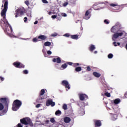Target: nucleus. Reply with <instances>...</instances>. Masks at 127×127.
<instances>
[{
	"label": "nucleus",
	"mask_w": 127,
	"mask_h": 127,
	"mask_svg": "<svg viewBox=\"0 0 127 127\" xmlns=\"http://www.w3.org/2000/svg\"><path fill=\"white\" fill-rule=\"evenodd\" d=\"M67 5H68V2H65L63 4L64 6H67Z\"/></svg>",
	"instance_id": "obj_44"
},
{
	"label": "nucleus",
	"mask_w": 127,
	"mask_h": 127,
	"mask_svg": "<svg viewBox=\"0 0 127 127\" xmlns=\"http://www.w3.org/2000/svg\"><path fill=\"white\" fill-rule=\"evenodd\" d=\"M120 30V28H119V26L115 25L111 29V32H113V33H115V32H117Z\"/></svg>",
	"instance_id": "obj_14"
},
{
	"label": "nucleus",
	"mask_w": 127,
	"mask_h": 127,
	"mask_svg": "<svg viewBox=\"0 0 127 127\" xmlns=\"http://www.w3.org/2000/svg\"><path fill=\"white\" fill-rule=\"evenodd\" d=\"M52 13V12H51V11H49L48 12V14H49V15H51Z\"/></svg>",
	"instance_id": "obj_54"
},
{
	"label": "nucleus",
	"mask_w": 127,
	"mask_h": 127,
	"mask_svg": "<svg viewBox=\"0 0 127 127\" xmlns=\"http://www.w3.org/2000/svg\"><path fill=\"white\" fill-rule=\"evenodd\" d=\"M94 122L95 127H100L102 126V122L101 120H95Z\"/></svg>",
	"instance_id": "obj_13"
},
{
	"label": "nucleus",
	"mask_w": 127,
	"mask_h": 127,
	"mask_svg": "<svg viewBox=\"0 0 127 127\" xmlns=\"http://www.w3.org/2000/svg\"><path fill=\"white\" fill-rule=\"evenodd\" d=\"M17 127H22V125L20 123L18 124Z\"/></svg>",
	"instance_id": "obj_51"
},
{
	"label": "nucleus",
	"mask_w": 127,
	"mask_h": 127,
	"mask_svg": "<svg viewBox=\"0 0 127 127\" xmlns=\"http://www.w3.org/2000/svg\"><path fill=\"white\" fill-rule=\"evenodd\" d=\"M13 66L16 68H19V69H21V68H24L25 67L23 64H21L18 62H15L13 64Z\"/></svg>",
	"instance_id": "obj_8"
},
{
	"label": "nucleus",
	"mask_w": 127,
	"mask_h": 127,
	"mask_svg": "<svg viewBox=\"0 0 127 127\" xmlns=\"http://www.w3.org/2000/svg\"><path fill=\"white\" fill-rule=\"evenodd\" d=\"M2 2H4V6L3 4H2L1 8L4 7L3 9L1 11V16L3 17V22L5 26L4 32L7 35L10 36L11 35V33H12V28L9 23H8V21L5 18L6 11H7V8L8 6V0H2Z\"/></svg>",
	"instance_id": "obj_1"
},
{
	"label": "nucleus",
	"mask_w": 127,
	"mask_h": 127,
	"mask_svg": "<svg viewBox=\"0 0 127 127\" xmlns=\"http://www.w3.org/2000/svg\"><path fill=\"white\" fill-rule=\"evenodd\" d=\"M57 35H58V34H57V33H55L54 34H52L51 35V36H52V37H55V36H57Z\"/></svg>",
	"instance_id": "obj_35"
},
{
	"label": "nucleus",
	"mask_w": 127,
	"mask_h": 127,
	"mask_svg": "<svg viewBox=\"0 0 127 127\" xmlns=\"http://www.w3.org/2000/svg\"><path fill=\"white\" fill-rule=\"evenodd\" d=\"M62 18V16L61 14H57V19H58V20H61Z\"/></svg>",
	"instance_id": "obj_22"
},
{
	"label": "nucleus",
	"mask_w": 127,
	"mask_h": 127,
	"mask_svg": "<svg viewBox=\"0 0 127 127\" xmlns=\"http://www.w3.org/2000/svg\"><path fill=\"white\" fill-rule=\"evenodd\" d=\"M113 45L115 47H117V46H120V45H121V43H117L116 42H114L113 43Z\"/></svg>",
	"instance_id": "obj_26"
},
{
	"label": "nucleus",
	"mask_w": 127,
	"mask_h": 127,
	"mask_svg": "<svg viewBox=\"0 0 127 127\" xmlns=\"http://www.w3.org/2000/svg\"><path fill=\"white\" fill-rule=\"evenodd\" d=\"M40 106H41V104H38L37 105H36V108H40Z\"/></svg>",
	"instance_id": "obj_48"
},
{
	"label": "nucleus",
	"mask_w": 127,
	"mask_h": 127,
	"mask_svg": "<svg viewBox=\"0 0 127 127\" xmlns=\"http://www.w3.org/2000/svg\"><path fill=\"white\" fill-rule=\"evenodd\" d=\"M93 76H94V77H96V78H100V77H101V74L96 71L93 72Z\"/></svg>",
	"instance_id": "obj_16"
},
{
	"label": "nucleus",
	"mask_w": 127,
	"mask_h": 127,
	"mask_svg": "<svg viewBox=\"0 0 127 127\" xmlns=\"http://www.w3.org/2000/svg\"><path fill=\"white\" fill-rule=\"evenodd\" d=\"M125 97H127V92H126V93H125Z\"/></svg>",
	"instance_id": "obj_55"
},
{
	"label": "nucleus",
	"mask_w": 127,
	"mask_h": 127,
	"mask_svg": "<svg viewBox=\"0 0 127 127\" xmlns=\"http://www.w3.org/2000/svg\"><path fill=\"white\" fill-rule=\"evenodd\" d=\"M90 17H91V10L89 9L86 11L83 18L84 19H86V20H87V19H90Z\"/></svg>",
	"instance_id": "obj_9"
},
{
	"label": "nucleus",
	"mask_w": 127,
	"mask_h": 127,
	"mask_svg": "<svg viewBox=\"0 0 127 127\" xmlns=\"http://www.w3.org/2000/svg\"><path fill=\"white\" fill-rule=\"evenodd\" d=\"M24 8H18L15 10V17H18L21 15L24 14L25 11Z\"/></svg>",
	"instance_id": "obj_6"
},
{
	"label": "nucleus",
	"mask_w": 127,
	"mask_h": 127,
	"mask_svg": "<svg viewBox=\"0 0 127 127\" xmlns=\"http://www.w3.org/2000/svg\"><path fill=\"white\" fill-rule=\"evenodd\" d=\"M62 112H61V111L60 110H57L55 112L56 116H59V115H62Z\"/></svg>",
	"instance_id": "obj_24"
},
{
	"label": "nucleus",
	"mask_w": 127,
	"mask_h": 127,
	"mask_svg": "<svg viewBox=\"0 0 127 127\" xmlns=\"http://www.w3.org/2000/svg\"><path fill=\"white\" fill-rule=\"evenodd\" d=\"M51 123H52L53 124L54 123H55V119H54V118H52L50 119Z\"/></svg>",
	"instance_id": "obj_36"
},
{
	"label": "nucleus",
	"mask_w": 127,
	"mask_h": 127,
	"mask_svg": "<svg viewBox=\"0 0 127 127\" xmlns=\"http://www.w3.org/2000/svg\"><path fill=\"white\" fill-rule=\"evenodd\" d=\"M80 65V64L79 63H74L73 64L72 66L73 67H74V68H77V66H79Z\"/></svg>",
	"instance_id": "obj_31"
},
{
	"label": "nucleus",
	"mask_w": 127,
	"mask_h": 127,
	"mask_svg": "<svg viewBox=\"0 0 127 127\" xmlns=\"http://www.w3.org/2000/svg\"><path fill=\"white\" fill-rule=\"evenodd\" d=\"M94 53H95V54H96L97 53V51H95V52H94Z\"/></svg>",
	"instance_id": "obj_57"
},
{
	"label": "nucleus",
	"mask_w": 127,
	"mask_h": 127,
	"mask_svg": "<svg viewBox=\"0 0 127 127\" xmlns=\"http://www.w3.org/2000/svg\"><path fill=\"white\" fill-rule=\"evenodd\" d=\"M70 37L72 39H76V40H77V39H78V38H79L77 35H71Z\"/></svg>",
	"instance_id": "obj_20"
},
{
	"label": "nucleus",
	"mask_w": 127,
	"mask_h": 127,
	"mask_svg": "<svg viewBox=\"0 0 127 127\" xmlns=\"http://www.w3.org/2000/svg\"><path fill=\"white\" fill-rule=\"evenodd\" d=\"M20 122L21 124L22 125H24L25 126H27V125H29L30 127H33V124L31 121V120L29 119V118H24L23 119H20Z\"/></svg>",
	"instance_id": "obj_4"
},
{
	"label": "nucleus",
	"mask_w": 127,
	"mask_h": 127,
	"mask_svg": "<svg viewBox=\"0 0 127 127\" xmlns=\"http://www.w3.org/2000/svg\"><path fill=\"white\" fill-rule=\"evenodd\" d=\"M105 2H106V3H108V1H105Z\"/></svg>",
	"instance_id": "obj_59"
},
{
	"label": "nucleus",
	"mask_w": 127,
	"mask_h": 127,
	"mask_svg": "<svg viewBox=\"0 0 127 127\" xmlns=\"http://www.w3.org/2000/svg\"><path fill=\"white\" fill-rule=\"evenodd\" d=\"M81 70H82V67H81V66L76 67L75 68V71H76V72H80L81 71Z\"/></svg>",
	"instance_id": "obj_21"
},
{
	"label": "nucleus",
	"mask_w": 127,
	"mask_h": 127,
	"mask_svg": "<svg viewBox=\"0 0 127 127\" xmlns=\"http://www.w3.org/2000/svg\"><path fill=\"white\" fill-rule=\"evenodd\" d=\"M55 65H56V66H57L58 65V64H56Z\"/></svg>",
	"instance_id": "obj_58"
},
{
	"label": "nucleus",
	"mask_w": 127,
	"mask_h": 127,
	"mask_svg": "<svg viewBox=\"0 0 127 127\" xmlns=\"http://www.w3.org/2000/svg\"><path fill=\"white\" fill-rule=\"evenodd\" d=\"M95 49H96V47H95L94 45H91L90 46V47H89V50L91 52H93V51H94V50H95Z\"/></svg>",
	"instance_id": "obj_19"
},
{
	"label": "nucleus",
	"mask_w": 127,
	"mask_h": 127,
	"mask_svg": "<svg viewBox=\"0 0 127 127\" xmlns=\"http://www.w3.org/2000/svg\"><path fill=\"white\" fill-rule=\"evenodd\" d=\"M66 64H67L68 65H70V66H72L73 64L72 62H67Z\"/></svg>",
	"instance_id": "obj_42"
},
{
	"label": "nucleus",
	"mask_w": 127,
	"mask_h": 127,
	"mask_svg": "<svg viewBox=\"0 0 127 127\" xmlns=\"http://www.w3.org/2000/svg\"><path fill=\"white\" fill-rule=\"evenodd\" d=\"M114 103L115 105H118V104L121 103V99H120V98H117L114 100Z\"/></svg>",
	"instance_id": "obj_18"
},
{
	"label": "nucleus",
	"mask_w": 127,
	"mask_h": 127,
	"mask_svg": "<svg viewBox=\"0 0 127 127\" xmlns=\"http://www.w3.org/2000/svg\"><path fill=\"white\" fill-rule=\"evenodd\" d=\"M47 54H48V55H51L52 54V52L50 51H48Z\"/></svg>",
	"instance_id": "obj_46"
},
{
	"label": "nucleus",
	"mask_w": 127,
	"mask_h": 127,
	"mask_svg": "<svg viewBox=\"0 0 127 127\" xmlns=\"http://www.w3.org/2000/svg\"><path fill=\"white\" fill-rule=\"evenodd\" d=\"M124 35V31L121 32V33H116L114 34H113V37H112V40L113 41H116V39L117 38H118V37H120V36H123Z\"/></svg>",
	"instance_id": "obj_7"
},
{
	"label": "nucleus",
	"mask_w": 127,
	"mask_h": 127,
	"mask_svg": "<svg viewBox=\"0 0 127 127\" xmlns=\"http://www.w3.org/2000/svg\"><path fill=\"white\" fill-rule=\"evenodd\" d=\"M104 23H105V24H109V23H110V22H109V20H107L105 19L104 21Z\"/></svg>",
	"instance_id": "obj_37"
},
{
	"label": "nucleus",
	"mask_w": 127,
	"mask_h": 127,
	"mask_svg": "<svg viewBox=\"0 0 127 127\" xmlns=\"http://www.w3.org/2000/svg\"><path fill=\"white\" fill-rule=\"evenodd\" d=\"M24 22H26V21H27V17H25L24 18Z\"/></svg>",
	"instance_id": "obj_50"
},
{
	"label": "nucleus",
	"mask_w": 127,
	"mask_h": 127,
	"mask_svg": "<svg viewBox=\"0 0 127 127\" xmlns=\"http://www.w3.org/2000/svg\"><path fill=\"white\" fill-rule=\"evenodd\" d=\"M23 74H28V70H27V69H26V70H24L23 71Z\"/></svg>",
	"instance_id": "obj_38"
},
{
	"label": "nucleus",
	"mask_w": 127,
	"mask_h": 127,
	"mask_svg": "<svg viewBox=\"0 0 127 127\" xmlns=\"http://www.w3.org/2000/svg\"><path fill=\"white\" fill-rule=\"evenodd\" d=\"M51 106V107H54L55 106V102L52 101V99H49L47 100L46 102V106L47 107H49V106Z\"/></svg>",
	"instance_id": "obj_11"
},
{
	"label": "nucleus",
	"mask_w": 127,
	"mask_h": 127,
	"mask_svg": "<svg viewBox=\"0 0 127 127\" xmlns=\"http://www.w3.org/2000/svg\"><path fill=\"white\" fill-rule=\"evenodd\" d=\"M46 124H49V120L46 121Z\"/></svg>",
	"instance_id": "obj_53"
},
{
	"label": "nucleus",
	"mask_w": 127,
	"mask_h": 127,
	"mask_svg": "<svg viewBox=\"0 0 127 127\" xmlns=\"http://www.w3.org/2000/svg\"><path fill=\"white\" fill-rule=\"evenodd\" d=\"M79 97L80 101H84L85 99H89V97L85 94H79Z\"/></svg>",
	"instance_id": "obj_12"
},
{
	"label": "nucleus",
	"mask_w": 127,
	"mask_h": 127,
	"mask_svg": "<svg viewBox=\"0 0 127 127\" xmlns=\"http://www.w3.org/2000/svg\"><path fill=\"white\" fill-rule=\"evenodd\" d=\"M118 119V115L117 114H114L113 116V121H116Z\"/></svg>",
	"instance_id": "obj_27"
},
{
	"label": "nucleus",
	"mask_w": 127,
	"mask_h": 127,
	"mask_svg": "<svg viewBox=\"0 0 127 127\" xmlns=\"http://www.w3.org/2000/svg\"><path fill=\"white\" fill-rule=\"evenodd\" d=\"M47 39V36L45 35H41L38 37V38H35L32 39L33 42H38V41H44Z\"/></svg>",
	"instance_id": "obj_5"
},
{
	"label": "nucleus",
	"mask_w": 127,
	"mask_h": 127,
	"mask_svg": "<svg viewBox=\"0 0 127 127\" xmlns=\"http://www.w3.org/2000/svg\"><path fill=\"white\" fill-rule=\"evenodd\" d=\"M44 45L45 46H51V42H46L45 43H44Z\"/></svg>",
	"instance_id": "obj_25"
},
{
	"label": "nucleus",
	"mask_w": 127,
	"mask_h": 127,
	"mask_svg": "<svg viewBox=\"0 0 127 127\" xmlns=\"http://www.w3.org/2000/svg\"><path fill=\"white\" fill-rule=\"evenodd\" d=\"M53 62H54V63H58V64H59L61 63V58H60V57L54 58L53 59Z\"/></svg>",
	"instance_id": "obj_15"
},
{
	"label": "nucleus",
	"mask_w": 127,
	"mask_h": 127,
	"mask_svg": "<svg viewBox=\"0 0 127 127\" xmlns=\"http://www.w3.org/2000/svg\"><path fill=\"white\" fill-rule=\"evenodd\" d=\"M22 105V102H21L20 100L17 99L14 100L12 104V111L16 112V111H17V110H18L20 108V107H21Z\"/></svg>",
	"instance_id": "obj_3"
},
{
	"label": "nucleus",
	"mask_w": 127,
	"mask_h": 127,
	"mask_svg": "<svg viewBox=\"0 0 127 127\" xmlns=\"http://www.w3.org/2000/svg\"><path fill=\"white\" fill-rule=\"evenodd\" d=\"M8 104H9L8 99L6 98H0V111H2V110L4 109V106L7 110V109H8ZM3 105H4V106Z\"/></svg>",
	"instance_id": "obj_2"
},
{
	"label": "nucleus",
	"mask_w": 127,
	"mask_h": 127,
	"mask_svg": "<svg viewBox=\"0 0 127 127\" xmlns=\"http://www.w3.org/2000/svg\"><path fill=\"white\" fill-rule=\"evenodd\" d=\"M3 19H1V20L0 21V26H1V27L3 28V29H4L3 27H2V21H3Z\"/></svg>",
	"instance_id": "obj_40"
},
{
	"label": "nucleus",
	"mask_w": 127,
	"mask_h": 127,
	"mask_svg": "<svg viewBox=\"0 0 127 127\" xmlns=\"http://www.w3.org/2000/svg\"><path fill=\"white\" fill-rule=\"evenodd\" d=\"M62 85L63 86H64V87H65V88H66V89H68V90H70V85L69 84V82H68V81L67 80H63L62 81Z\"/></svg>",
	"instance_id": "obj_10"
},
{
	"label": "nucleus",
	"mask_w": 127,
	"mask_h": 127,
	"mask_svg": "<svg viewBox=\"0 0 127 127\" xmlns=\"http://www.w3.org/2000/svg\"><path fill=\"white\" fill-rule=\"evenodd\" d=\"M64 121L65 124H68L69 122H71V119H70L69 117H65Z\"/></svg>",
	"instance_id": "obj_17"
},
{
	"label": "nucleus",
	"mask_w": 127,
	"mask_h": 127,
	"mask_svg": "<svg viewBox=\"0 0 127 127\" xmlns=\"http://www.w3.org/2000/svg\"><path fill=\"white\" fill-rule=\"evenodd\" d=\"M61 15L62 16H64V17H66V16H67V14L65 13H61Z\"/></svg>",
	"instance_id": "obj_39"
},
{
	"label": "nucleus",
	"mask_w": 127,
	"mask_h": 127,
	"mask_svg": "<svg viewBox=\"0 0 127 127\" xmlns=\"http://www.w3.org/2000/svg\"><path fill=\"white\" fill-rule=\"evenodd\" d=\"M64 36H65V37H70V34L68 33H66L64 35Z\"/></svg>",
	"instance_id": "obj_43"
},
{
	"label": "nucleus",
	"mask_w": 127,
	"mask_h": 127,
	"mask_svg": "<svg viewBox=\"0 0 127 127\" xmlns=\"http://www.w3.org/2000/svg\"><path fill=\"white\" fill-rule=\"evenodd\" d=\"M38 23V21L36 20L35 22L34 23V24H37Z\"/></svg>",
	"instance_id": "obj_52"
},
{
	"label": "nucleus",
	"mask_w": 127,
	"mask_h": 127,
	"mask_svg": "<svg viewBox=\"0 0 127 127\" xmlns=\"http://www.w3.org/2000/svg\"><path fill=\"white\" fill-rule=\"evenodd\" d=\"M45 94V90L44 89H42L40 91V97L43 96Z\"/></svg>",
	"instance_id": "obj_23"
},
{
	"label": "nucleus",
	"mask_w": 127,
	"mask_h": 127,
	"mask_svg": "<svg viewBox=\"0 0 127 127\" xmlns=\"http://www.w3.org/2000/svg\"><path fill=\"white\" fill-rule=\"evenodd\" d=\"M42 0L44 3H48V1H47V0Z\"/></svg>",
	"instance_id": "obj_47"
},
{
	"label": "nucleus",
	"mask_w": 127,
	"mask_h": 127,
	"mask_svg": "<svg viewBox=\"0 0 127 127\" xmlns=\"http://www.w3.org/2000/svg\"><path fill=\"white\" fill-rule=\"evenodd\" d=\"M110 6L115 7V6H118L119 5H118V4L111 3V4H110Z\"/></svg>",
	"instance_id": "obj_34"
},
{
	"label": "nucleus",
	"mask_w": 127,
	"mask_h": 127,
	"mask_svg": "<svg viewBox=\"0 0 127 127\" xmlns=\"http://www.w3.org/2000/svg\"><path fill=\"white\" fill-rule=\"evenodd\" d=\"M104 95L107 97L108 98H110L111 97V93H109V92H105L104 93Z\"/></svg>",
	"instance_id": "obj_28"
},
{
	"label": "nucleus",
	"mask_w": 127,
	"mask_h": 127,
	"mask_svg": "<svg viewBox=\"0 0 127 127\" xmlns=\"http://www.w3.org/2000/svg\"><path fill=\"white\" fill-rule=\"evenodd\" d=\"M4 80V78L1 76H0V81H2Z\"/></svg>",
	"instance_id": "obj_49"
},
{
	"label": "nucleus",
	"mask_w": 127,
	"mask_h": 127,
	"mask_svg": "<svg viewBox=\"0 0 127 127\" xmlns=\"http://www.w3.org/2000/svg\"><path fill=\"white\" fill-rule=\"evenodd\" d=\"M86 71H91V67H90V66H88L86 67Z\"/></svg>",
	"instance_id": "obj_45"
},
{
	"label": "nucleus",
	"mask_w": 127,
	"mask_h": 127,
	"mask_svg": "<svg viewBox=\"0 0 127 127\" xmlns=\"http://www.w3.org/2000/svg\"><path fill=\"white\" fill-rule=\"evenodd\" d=\"M30 0H29V1H25V3L27 5V6H29V4H30Z\"/></svg>",
	"instance_id": "obj_32"
},
{
	"label": "nucleus",
	"mask_w": 127,
	"mask_h": 127,
	"mask_svg": "<svg viewBox=\"0 0 127 127\" xmlns=\"http://www.w3.org/2000/svg\"><path fill=\"white\" fill-rule=\"evenodd\" d=\"M63 109L64 110V111H66V110L68 109V108L67 107V105L66 104H64L63 106Z\"/></svg>",
	"instance_id": "obj_30"
},
{
	"label": "nucleus",
	"mask_w": 127,
	"mask_h": 127,
	"mask_svg": "<svg viewBox=\"0 0 127 127\" xmlns=\"http://www.w3.org/2000/svg\"><path fill=\"white\" fill-rule=\"evenodd\" d=\"M52 18H53V19H55V18H57V15H54L52 16Z\"/></svg>",
	"instance_id": "obj_41"
},
{
	"label": "nucleus",
	"mask_w": 127,
	"mask_h": 127,
	"mask_svg": "<svg viewBox=\"0 0 127 127\" xmlns=\"http://www.w3.org/2000/svg\"><path fill=\"white\" fill-rule=\"evenodd\" d=\"M67 64H64L62 65L61 67L62 68H63V69H66V68H67Z\"/></svg>",
	"instance_id": "obj_29"
},
{
	"label": "nucleus",
	"mask_w": 127,
	"mask_h": 127,
	"mask_svg": "<svg viewBox=\"0 0 127 127\" xmlns=\"http://www.w3.org/2000/svg\"><path fill=\"white\" fill-rule=\"evenodd\" d=\"M114 57V55L112 54H109L108 56L109 59H112Z\"/></svg>",
	"instance_id": "obj_33"
},
{
	"label": "nucleus",
	"mask_w": 127,
	"mask_h": 127,
	"mask_svg": "<svg viewBox=\"0 0 127 127\" xmlns=\"http://www.w3.org/2000/svg\"><path fill=\"white\" fill-rule=\"evenodd\" d=\"M43 99H44V98H42V97H41V98H40V99H41V100H43Z\"/></svg>",
	"instance_id": "obj_56"
}]
</instances>
